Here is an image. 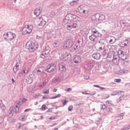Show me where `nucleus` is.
Instances as JSON below:
<instances>
[{
	"instance_id": "de8ad7c7",
	"label": "nucleus",
	"mask_w": 130,
	"mask_h": 130,
	"mask_svg": "<svg viewBox=\"0 0 130 130\" xmlns=\"http://www.w3.org/2000/svg\"><path fill=\"white\" fill-rule=\"evenodd\" d=\"M68 101L67 100H64V101H62V103L63 104V105H66V104H67V103H68Z\"/></svg>"
},
{
	"instance_id": "20e7f679",
	"label": "nucleus",
	"mask_w": 130,
	"mask_h": 130,
	"mask_svg": "<svg viewBox=\"0 0 130 130\" xmlns=\"http://www.w3.org/2000/svg\"><path fill=\"white\" fill-rule=\"evenodd\" d=\"M33 30L32 25H25L22 29V34L23 35H27V34H30Z\"/></svg>"
},
{
	"instance_id": "2eb2a0df",
	"label": "nucleus",
	"mask_w": 130,
	"mask_h": 130,
	"mask_svg": "<svg viewBox=\"0 0 130 130\" xmlns=\"http://www.w3.org/2000/svg\"><path fill=\"white\" fill-rule=\"evenodd\" d=\"M69 22H71V20H73V19H76V15L72 14H67L65 17Z\"/></svg>"
},
{
	"instance_id": "1a4fd4ad",
	"label": "nucleus",
	"mask_w": 130,
	"mask_h": 130,
	"mask_svg": "<svg viewBox=\"0 0 130 130\" xmlns=\"http://www.w3.org/2000/svg\"><path fill=\"white\" fill-rule=\"evenodd\" d=\"M95 18L96 20H99V21H103L105 20V15L100 14H96L95 15Z\"/></svg>"
},
{
	"instance_id": "9d476101",
	"label": "nucleus",
	"mask_w": 130,
	"mask_h": 130,
	"mask_svg": "<svg viewBox=\"0 0 130 130\" xmlns=\"http://www.w3.org/2000/svg\"><path fill=\"white\" fill-rule=\"evenodd\" d=\"M55 71V68L53 67V65L50 64L47 66L46 72L47 73H52Z\"/></svg>"
},
{
	"instance_id": "680f3d73",
	"label": "nucleus",
	"mask_w": 130,
	"mask_h": 130,
	"mask_svg": "<svg viewBox=\"0 0 130 130\" xmlns=\"http://www.w3.org/2000/svg\"><path fill=\"white\" fill-rule=\"evenodd\" d=\"M111 54V53H109L108 54V55H109V56H108V57H109L110 58L112 57V55H110Z\"/></svg>"
},
{
	"instance_id": "338daca9",
	"label": "nucleus",
	"mask_w": 130,
	"mask_h": 130,
	"mask_svg": "<svg viewBox=\"0 0 130 130\" xmlns=\"http://www.w3.org/2000/svg\"><path fill=\"white\" fill-rule=\"evenodd\" d=\"M11 80L12 81V84H14L15 83V80L14 79V78L11 79Z\"/></svg>"
},
{
	"instance_id": "473e14b6",
	"label": "nucleus",
	"mask_w": 130,
	"mask_h": 130,
	"mask_svg": "<svg viewBox=\"0 0 130 130\" xmlns=\"http://www.w3.org/2000/svg\"><path fill=\"white\" fill-rule=\"evenodd\" d=\"M63 77V74H62V73H60V77L59 76L57 77V78H58V81L59 82L62 81Z\"/></svg>"
},
{
	"instance_id": "37998d69",
	"label": "nucleus",
	"mask_w": 130,
	"mask_h": 130,
	"mask_svg": "<svg viewBox=\"0 0 130 130\" xmlns=\"http://www.w3.org/2000/svg\"><path fill=\"white\" fill-rule=\"evenodd\" d=\"M50 15L51 17H53L54 16H55V12L52 11V12H51Z\"/></svg>"
},
{
	"instance_id": "dca6fc26",
	"label": "nucleus",
	"mask_w": 130,
	"mask_h": 130,
	"mask_svg": "<svg viewBox=\"0 0 130 130\" xmlns=\"http://www.w3.org/2000/svg\"><path fill=\"white\" fill-rule=\"evenodd\" d=\"M76 44L79 45V47H82L84 45V39L83 38H80L78 40Z\"/></svg>"
},
{
	"instance_id": "8fccbe9b",
	"label": "nucleus",
	"mask_w": 130,
	"mask_h": 130,
	"mask_svg": "<svg viewBox=\"0 0 130 130\" xmlns=\"http://www.w3.org/2000/svg\"><path fill=\"white\" fill-rule=\"evenodd\" d=\"M106 107H107V106H106V105H105L104 104L101 105V108L102 109H105V108H106Z\"/></svg>"
},
{
	"instance_id": "603ef678",
	"label": "nucleus",
	"mask_w": 130,
	"mask_h": 130,
	"mask_svg": "<svg viewBox=\"0 0 130 130\" xmlns=\"http://www.w3.org/2000/svg\"><path fill=\"white\" fill-rule=\"evenodd\" d=\"M68 110L69 111H72V110H73V106H69L68 108Z\"/></svg>"
},
{
	"instance_id": "774afa93",
	"label": "nucleus",
	"mask_w": 130,
	"mask_h": 130,
	"mask_svg": "<svg viewBox=\"0 0 130 130\" xmlns=\"http://www.w3.org/2000/svg\"><path fill=\"white\" fill-rule=\"evenodd\" d=\"M82 94H85L86 95H88V94H89V93H87V91H84V92H82Z\"/></svg>"
},
{
	"instance_id": "ddd939ff",
	"label": "nucleus",
	"mask_w": 130,
	"mask_h": 130,
	"mask_svg": "<svg viewBox=\"0 0 130 130\" xmlns=\"http://www.w3.org/2000/svg\"><path fill=\"white\" fill-rule=\"evenodd\" d=\"M95 66V62H92L90 63H87L85 64V68H86L88 70H91V69H93L94 68V66Z\"/></svg>"
},
{
	"instance_id": "4be33fe9",
	"label": "nucleus",
	"mask_w": 130,
	"mask_h": 130,
	"mask_svg": "<svg viewBox=\"0 0 130 130\" xmlns=\"http://www.w3.org/2000/svg\"><path fill=\"white\" fill-rule=\"evenodd\" d=\"M115 41H116V39L114 37H110L108 43L109 44H113V43H115Z\"/></svg>"
},
{
	"instance_id": "c9c22d12",
	"label": "nucleus",
	"mask_w": 130,
	"mask_h": 130,
	"mask_svg": "<svg viewBox=\"0 0 130 130\" xmlns=\"http://www.w3.org/2000/svg\"><path fill=\"white\" fill-rule=\"evenodd\" d=\"M114 64L118 65L119 63V60H112Z\"/></svg>"
},
{
	"instance_id": "412c9836",
	"label": "nucleus",
	"mask_w": 130,
	"mask_h": 130,
	"mask_svg": "<svg viewBox=\"0 0 130 130\" xmlns=\"http://www.w3.org/2000/svg\"><path fill=\"white\" fill-rule=\"evenodd\" d=\"M25 81L27 84H32L33 82V78L28 76L26 78Z\"/></svg>"
},
{
	"instance_id": "5fc2aeb1",
	"label": "nucleus",
	"mask_w": 130,
	"mask_h": 130,
	"mask_svg": "<svg viewBox=\"0 0 130 130\" xmlns=\"http://www.w3.org/2000/svg\"><path fill=\"white\" fill-rule=\"evenodd\" d=\"M124 128H125L126 130H128L130 128V126L129 125H127Z\"/></svg>"
},
{
	"instance_id": "a19ab883",
	"label": "nucleus",
	"mask_w": 130,
	"mask_h": 130,
	"mask_svg": "<svg viewBox=\"0 0 130 130\" xmlns=\"http://www.w3.org/2000/svg\"><path fill=\"white\" fill-rule=\"evenodd\" d=\"M119 60V58L116 57V56H114V54H113V59L112 60Z\"/></svg>"
},
{
	"instance_id": "72a5a7b5",
	"label": "nucleus",
	"mask_w": 130,
	"mask_h": 130,
	"mask_svg": "<svg viewBox=\"0 0 130 130\" xmlns=\"http://www.w3.org/2000/svg\"><path fill=\"white\" fill-rule=\"evenodd\" d=\"M40 57H41L42 58H44L45 57H47V55L45 54L44 53V51H43V52L40 54Z\"/></svg>"
},
{
	"instance_id": "69168bd1",
	"label": "nucleus",
	"mask_w": 130,
	"mask_h": 130,
	"mask_svg": "<svg viewBox=\"0 0 130 130\" xmlns=\"http://www.w3.org/2000/svg\"><path fill=\"white\" fill-rule=\"evenodd\" d=\"M49 119L50 120H53V119H55L54 117H50Z\"/></svg>"
},
{
	"instance_id": "5701e85b",
	"label": "nucleus",
	"mask_w": 130,
	"mask_h": 130,
	"mask_svg": "<svg viewBox=\"0 0 130 130\" xmlns=\"http://www.w3.org/2000/svg\"><path fill=\"white\" fill-rule=\"evenodd\" d=\"M96 43L98 45L99 47H105V44H104V42L102 40L97 41Z\"/></svg>"
},
{
	"instance_id": "2f4dec72",
	"label": "nucleus",
	"mask_w": 130,
	"mask_h": 130,
	"mask_svg": "<svg viewBox=\"0 0 130 130\" xmlns=\"http://www.w3.org/2000/svg\"><path fill=\"white\" fill-rule=\"evenodd\" d=\"M89 38L91 41H95V39H96V38H95V36L91 35L89 37Z\"/></svg>"
},
{
	"instance_id": "a878e982",
	"label": "nucleus",
	"mask_w": 130,
	"mask_h": 130,
	"mask_svg": "<svg viewBox=\"0 0 130 130\" xmlns=\"http://www.w3.org/2000/svg\"><path fill=\"white\" fill-rule=\"evenodd\" d=\"M101 53L104 58H107V57L109 56V55H108V53L106 52V50H103Z\"/></svg>"
},
{
	"instance_id": "0eeeda50",
	"label": "nucleus",
	"mask_w": 130,
	"mask_h": 130,
	"mask_svg": "<svg viewBox=\"0 0 130 130\" xmlns=\"http://www.w3.org/2000/svg\"><path fill=\"white\" fill-rule=\"evenodd\" d=\"M21 64V60L20 59H17L16 60V64L15 67H13V71L14 74H17V71H19V67Z\"/></svg>"
},
{
	"instance_id": "49530a36",
	"label": "nucleus",
	"mask_w": 130,
	"mask_h": 130,
	"mask_svg": "<svg viewBox=\"0 0 130 130\" xmlns=\"http://www.w3.org/2000/svg\"><path fill=\"white\" fill-rule=\"evenodd\" d=\"M60 96H61V94H58L57 95L53 96L52 98H60Z\"/></svg>"
},
{
	"instance_id": "423d86ee",
	"label": "nucleus",
	"mask_w": 130,
	"mask_h": 130,
	"mask_svg": "<svg viewBox=\"0 0 130 130\" xmlns=\"http://www.w3.org/2000/svg\"><path fill=\"white\" fill-rule=\"evenodd\" d=\"M59 70L61 72V74H64L65 72H67V67L66 64L63 62H61L58 64Z\"/></svg>"
},
{
	"instance_id": "9b49d317",
	"label": "nucleus",
	"mask_w": 130,
	"mask_h": 130,
	"mask_svg": "<svg viewBox=\"0 0 130 130\" xmlns=\"http://www.w3.org/2000/svg\"><path fill=\"white\" fill-rule=\"evenodd\" d=\"M16 34L11 32V31H9L8 32V40L9 41H12V40H13V39H14V38H16Z\"/></svg>"
},
{
	"instance_id": "cd10ccee",
	"label": "nucleus",
	"mask_w": 130,
	"mask_h": 130,
	"mask_svg": "<svg viewBox=\"0 0 130 130\" xmlns=\"http://www.w3.org/2000/svg\"><path fill=\"white\" fill-rule=\"evenodd\" d=\"M119 23L121 27H125V26H126V24H127L126 21L123 20H120Z\"/></svg>"
},
{
	"instance_id": "79ce46f5",
	"label": "nucleus",
	"mask_w": 130,
	"mask_h": 130,
	"mask_svg": "<svg viewBox=\"0 0 130 130\" xmlns=\"http://www.w3.org/2000/svg\"><path fill=\"white\" fill-rule=\"evenodd\" d=\"M104 48H105V47H99V51H102V50H105V49H104Z\"/></svg>"
},
{
	"instance_id": "7c9ffc66",
	"label": "nucleus",
	"mask_w": 130,
	"mask_h": 130,
	"mask_svg": "<svg viewBox=\"0 0 130 130\" xmlns=\"http://www.w3.org/2000/svg\"><path fill=\"white\" fill-rule=\"evenodd\" d=\"M43 67H39L38 70H36L35 72L38 73V74H41V73L43 72V70H42V68Z\"/></svg>"
},
{
	"instance_id": "ea45409f",
	"label": "nucleus",
	"mask_w": 130,
	"mask_h": 130,
	"mask_svg": "<svg viewBox=\"0 0 130 130\" xmlns=\"http://www.w3.org/2000/svg\"><path fill=\"white\" fill-rule=\"evenodd\" d=\"M71 6H74V5H77V1H73L70 3Z\"/></svg>"
},
{
	"instance_id": "f257e3e1",
	"label": "nucleus",
	"mask_w": 130,
	"mask_h": 130,
	"mask_svg": "<svg viewBox=\"0 0 130 130\" xmlns=\"http://www.w3.org/2000/svg\"><path fill=\"white\" fill-rule=\"evenodd\" d=\"M21 105H22L21 102H17L13 106L11 107L8 111L10 115L13 116V113H14H14H18L19 112V108Z\"/></svg>"
},
{
	"instance_id": "7ed1b4c3",
	"label": "nucleus",
	"mask_w": 130,
	"mask_h": 130,
	"mask_svg": "<svg viewBox=\"0 0 130 130\" xmlns=\"http://www.w3.org/2000/svg\"><path fill=\"white\" fill-rule=\"evenodd\" d=\"M63 23L64 24H67V29L68 30H72V29H76L77 28V26L78 24L77 23L74 22H70L67 19H66L65 17L64 18L63 20Z\"/></svg>"
},
{
	"instance_id": "c85d7f7f",
	"label": "nucleus",
	"mask_w": 130,
	"mask_h": 130,
	"mask_svg": "<svg viewBox=\"0 0 130 130\" xmlns=\"http://www.w3.org/2000/svg\"><path fill=\"white\" fill-rule=\"evenodd\" d=\"M78 49H79V48L78 47V45L76 44L74 47L72 48V49H71V51L72 52H74V51H76L77 50H78Z\"/></svg>"
},
{
	"instance_id": "0e129e2a",
	"label": "nucleus",
	"mask_w": 130,
	"mask_h": 130,
	"mask_svg": "<svg viewBox=\"0 0 130 130\" xmlns=\"http://www.w3.org/2000/svg\"><path fill=\"white\" fill-rule=\"evenodd\" d=\"M100 88L101 89V90H105V88L103 87L100 86Z\"/></svg>"
},
{
	"instance_id": "3c124183",
	"label": "nucleus",
	"mask_w": 130,
	"mask_h": 130,
	"mask_svg": "<svg viewBox=\"0 0 130 130\" xmlns=\"http://www.w3.org/2000/svg\"><path fill=\"white\" fill-rule=\"evenodd\" d=\"M85 80H89L90 79V76L89 75L84 76Z\"/></svg>"
},
{
	"instance_id": "a211bd4d",
	"label": "nucleus",
	"mask_w": 130,
	"mask_h": 130,
	"mask_svg": "<svg viewBox=\"0 0 130 130\" xmlns=\"http://www.w3.org/2000/svg\"><path fill=\"white\" fill-rule=\"evenodd\" d=\"M46 84H47V82L46 80H44L43 82L39 83L38 84L37 87L40 88L41 89H43V88H44V86H45Z\"/></svg>"
},
{
	"instance_id": "b1692460",
	"label": "nucleus",
	"mask_w": 130,
	"mask_h": 130,
	"mask_svg": "<svg viewBox=\"0 0 130 130\" xmlns=\"http://www.w3.org/2000/svg\"><path fill=\"white\" fill-rule=\"evenodd\" d=\"M60 44V41H59V40H56L54 41L53 44V47H58Z\"/></svg>"
},
{
	"instance_id": "f704fd0d",
	"label": "nucleus",
	"mask_w": 130,
	"mask_h": 130,
	"mask_svg": "<svg viewBox=\"0 0 130 130\" xmlns=\"http://www.w3.org/2000/svg\"><path fill=\"white\" fill-rule=\"evenodd\" d=\"M0 108L1 109H5V106L3 104V101L0 100Z\"/></svg>"
},
{
	"instance_id": "393cba45",
	"label": "nucleus",
	"mask_w": 130,
	"mask_h": 130,
	"mask_svg": "<svg viewBox=\"0 0 130 130\" xmlns=\"http://www.w3.org/2000/svg\"><path fill=\"white\" fill-rule=\"evenodd\" d=\"M74 62L75 63H79L81 61V58L79 56H76L73 59Z\"/></svg>"
},
{
	"instance_id": "e2e57ef3",
	"label": "nucleus",
	"mask_w": 130,
	"mask_h": 130,
	"mask_svg": "<svg viewBox=\"0 0 130 130\" xmlns=\"http://www.w3.org/2000/svg\"><path fill=\"white\" fill-rule=\"evenodd\" d=\"M93 87H96V88H100V86L98 85H94Z\"/></svg>"
},
{
	"instance_id": "6ab92c4d",
	"label": "nucleus",
	"mask_w": 130,
	"mask_h": 130,
	"mask_svg": "<svg viewBox=\"0 0 130 130\" xmlns=\"http://www.w3.org/2000/svg\"><path fill=\"white\" fill-rule=\"evenodd\" d=\"M92 57H93V58H94V59H100V58L101 57V55H100V53H94L92 54Z\"/></svg>"
},
{
	"instance_id": "bf43d9fd",
	"label": "nucleus",
	"mask_w": 130,
	"mask_h": 130,
	"mask_svg": "<svg viewBox=\"0 0 130 130\" xmlns=\"http://www.w3.org/2000/svg\"><path fill=\"white\" fill-rule=\"evenodd\" d=\"M65 91H72V88H66Z\"/></svg>"
},
{
	"instance_id": "c03bdc74",
	"label": "nucleus",
	"mask_w": 130,
	"mask_h": 130,
	"mask_svg": "<svg viewBox=\"0 0 130 130\" xmlns=\"http://www.w3.org/2000/svg\"><path fill=\"white\" fill-rule=\"evenodd\" d=\"M91 31H92V33H93V34H95V33H96L98 31V30H97L95 28H93Z\"/></svg>"
},
{
	"instance_id": "e433bc0d",
	"label": "nucleus",
	"mask_w": 130,
	"mask_h": 130,
	"mask_svg": "<svg viewBox=\"0 0 130 130\" xmlns=\"http://www.w3.org/2000/svg\"><path fill=\"white\" fill-rule=\"evenodd\" d=\"M4 38L6 39V40H8V32H6L5 34H4L3 35Z\"/></svg>"
},
{
	"instance_id": "f8f14e48",
	"label": "nucleus",
	"mask_w": 130,
	"mask_h": 130,
	"mask_svg": "<svg viewBox=\"0 0 130 130\" xmlns=\"http://www.w3.org/2000/svg\"><path fill=\"white\" fill-rule=\"evenodd\" d=\"M42 12V8L38 7L35 10L34 15H36L37 17H38V16H40V14H41Z\"/></svg>"
},
{
	"instance_id": "bb28decb",
	"label": "nucleus",
	"mask_w": 130,
	"mask_h": 130,
	"mask_svg": "<svg viewBox=\"0 0 130 130\" xmlns=\"http://www.w3.org/2000/svg\"><path fill=\"white\" fill-rule=\"evenodd\" d=\"M43 51L44 52L45 54L48 55L49 52H50V49H49V47H46Z\"/></svg>"
},
{
	"instance_id": "aec40b11",
	"label": "nucleus",
	"mask_w": 130,
	"mask_h": 130,
	"mask_svg": "<svg viewBox=\"0 0 130 130\" xmlns=\"http://www.w3.org/2000/svg\"><path fill=\"white\" fill-rule=\"evenodd\" d=\"M118 54L120 58H121L123 60L124 59V56H125V55L123 53V51L122 50H119L118 51Z\"/></svg>"
},
{
	"instance_id": "864d4df0",
	"label": "nucleus",
	"mask_w": 130,
	"mask_h": 130,
	"mask_svg": "<svg viewBox=\"0 0 130 130\" xmlns=\"http://www.w3.org/2000/svg\"><path fill=\"white\" fill-rule=\"evenodd\" d=\"M46 107V106H45V105H43L42 107H41V109L42 110H45V108Z\"/></svg>"
},
{
	"instance_id": "a18cd8bd",
	"label": "nucleus",
	"mask_w": 130,
	"mask_h": 130,
	"mask_svg": "<svg viewBox=\"0 0 130 130\" xmlns=\"http://www.w3.org/2000/svg\"><path fill=\"white\" fill-rule=\"evenodd\" d=\"M121 79H116L114 80V82H116V83H119V82H121Z\"/></svg>"
},
{
	"instance_id": "f3484780",
	"label": "nucleus",
	"mask_w": 130,
	"mask_h": 130,
	"mask_svg": "<svg viewBox=\"0 0 130 130\" xmlns=\"http://www.w3.org/2000/svg\"><path fill=\"white\" fill-rule=\"evenodd\" d=\"M62 56L63 60H64L65 61L66 60H68V59L71 58V54H70L68 52H66L64 54L62 55Z\"/></svg>"
},
{
	"instance_id": "6e6552de",
	"label": "nucleus",
	"mask_w": 130,
	"mask_h": 130,
	"mask_svg": "<svg viewBox=\"0 0 130 130\" xmlns=\"http://www.w3.org/2000/svg\"><path fill=\"white\" fill-rule=\"evenodd\" d=\"M73 45H74L73 41L69 40L64 43L63 48H67V49H69V48H71V47H72V46H73Z\"/></svg>"
},
{
	"instance_id": "13d9d810",
	"label": "nucleus",
	"mask_w": 130,
	"mask_h": 130,
	"mask_svg": "<svg viewBox=\"0 0 130 130\" xmlns=\"http://www.w3.org/2000/svg\"><path fill=\"white\" fill-rule=\"evenodd\" d=\"M119 46L120 47H124V45H123V43H120V44H119Z\"/></svg>"
},
{
	"instance_id": "4d7b16f0",
	"label": "nucleus",
	"mask_w": 130,
	"mask_h": 130,
	"mask_svg": "<svg viewBox=\"0 0 130 130\" xmlns=\"http://www.w3.org/2000/svg\"><path fill=\"white\" fill-rule=\"evenodd\" d=\"M26 101H27L26 99H23V100H22V103H25V102H26Z\"/></svg>"
},
{
	"instance_id": "c756f323",
	"label": "nucleus",
	"mask_w": 130,
	"mask_h": 130,
	"mask_svg": "<svg viewBox=\"0 0 130 130\" xmlns=\"http://www.w3.org/2000/svg\"><path fill=\"white\" fill-rule=\"evenodd\" d=\"M93 35L95 36L96 38H98V37H101L102 36V34L99 32V31H97V32H95V34H93Z\"/></svg>"
},
{
	"instance_id": "39448f33",
	"label": "nucleus",
	"mask_w": 130,
	"mask_h": 130,
	"mask_svg": "<svg viewBox=\"0 0 130 130\" xmlns=\"http://www.w3.org/2000/svg\"><path fill=\"white\" fill-rule=\"evenodd\" d=\"M78 10L81 14H85V15L89 14V8L86 5H80L78 7Z\"/></svg>"
},
{
	"instance_id": "09e8293b",
	"label": "nucleus",
	"mask_w": 130,
	"mask_h": 130,
	"mask_svg": "<svg viewBox=\"0 0 130 130\" xmlns=\"http://www.w3.org/2000/svg\"><path fill=\"white\" fill-rule=\"evenodd\" d=\"M40 96V94L39 93H38L37 94H34V97L35 98H38V97Z\"/></svg>"
},
{
	"instance_id": "4468645a",
	"label": "nucleus",
	"mask_w": 130,
	"mask_h": 130,
	"mask_svg": "<svg viewBox=\"0 0 130 130\" xmlns=\"http://www.w3.org/2000/svg\"><path fill=\"white\" fill-rule=\"evenodd\" d=\"M28 72H29V70L26 69V68H24L23 70H21L18 73V76H19V77H23V76L27 74Z\"/></svg>"
},
{
	"instance_id": "6e6d98bb",
	"label": "nucleus",
	"mask_w": 130,
	"mask_h": 130,
	"mask_svg": "<svg viewBox=\"0 0 130 130\" xmlns=\"http://www.w3.org/2000/svg\"><path fill=\"white\" fill-rule=\"evenodd\" d=\"M54 82L55 83H56V82H59L57 77H55V78H54Z\"/></svg>"
},
{
	"instance_id": "052dcab7",
	"label": "nucleus",
	"mask_w": 130,
	"mask_h": 130,
	"mask_svg": "<svg viewBox=\"0 0 130 130\" xmlns=\"http://www.w3.org/2000/svg\"><path fill=\"white\" fill-rule=\"evenodd\" d=\"M44 94H48L49 93V90H47L45 91L44 92Z\"/></svg>"
},
{
	"instance_id": "58836bf2",
	"label": "nucleus",
	"mask_w": 130,
	"mask_h": 130,
	"mask_svg": "<svg viewBox=\"0 0 130 130\" xmlns=\"http://www.w3.org/2000/svg\"><path fill=\"white\" fill-rule=\"evenodd\" d=\"M129 63L127 61H124L123 62V66L124 67H128V66H129Z\"/></svg>"
},
{
	"instance_id": "f03ea898",
	"label": "nucleus",
	"mask_w": 130,
	"mask_h": 130,
	"mask_svg": "<svg viewBox=\"0 0 130 130\" xmlns=\"http://www.w3.org/2000/svg\"><path fill=\"white\" fill-rule=\"evenodd\" d=\"M38 47H39V46H38V43H34L32 41H28L25 46V48L28 49L30 52H34V51H35V50H36Z\"/></svg>"
},
{
	"instance_id": "4c0bfd02",
	"label": "nucleus",
	"mask_w": 130,
	"mask_h": 130,
	"mask_svg": "<svg viewBox=\"0 0 130 130\" xmlns=\"http://www.w3.org/2000/svg\"><path fill=\"white\" fill-rule=\"evenodd\" d=\"M25 116H26L25 115L20 116L19 117L20 120H21V121H23V120H24V119H25Z\"/></svg>"
}]
</instances>
